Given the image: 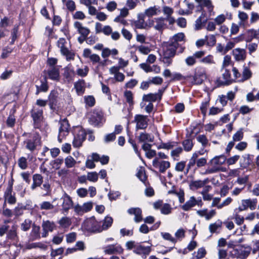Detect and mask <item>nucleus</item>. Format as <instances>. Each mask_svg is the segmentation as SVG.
<instances>
[{
	"instance_id": "obj_1",
	"label": "nucleus",
	"mask_w": 259,
	"mask_h": 259,
	"mask_svg": "<svg viewBox=\"0 0 259 259\" xmlns=\"http://www.w3.org/2000/svg\"><path fill=\"white\" fill-rule=\"evenodd\" d=\"M251 251V248L249 247L239 246L238 248H233L229 252V257L239 259H246Z\"/></svg>"
},
{
	"instance_id": "obj_2",
	"label": "nucleus",
	"mask_w": 259,
	"mask_h": 259,
	"mask_svg": "<svg viewBox=\"0 0 259 259\" xmlns=\"http://www.w3.org/2000/svg\"><path fill=\"white\" fill-rule=\"evenodd\" d=\"M31 115L33 118L34 128H41L44 124L42 110L40 109L33 108L31 111Z\"/></svg>"
},
{
	"instance_id": "obj_3",
	"label": "nucleus",
	"mask_w": 259,
	"mask_h": 259,
	"mask_svg": "<svg viewBox=\"0 0 259 259\" xmlns=\"http://www.w3.org/2000/svg\"><path fill=\"white\" fill-rule=\"evenodd\" d=\"M87 116L90 124L94 126H99L102 122L103 114L102 112L94 110L89 112Z\"/></svg>"
},
{
	"instance_id": "obj_4",
	"label": "nucleus",
	"mask_w": 259,
	"mask_h": 259,
	"mask_svg": "<svg viewBox=\"0 0 259 259\" xmlns=\"http://www.w3.org/2000/svg\"><path fill=\"white\" fill-rule=\"evenodd\" d=\"M149 119L146 115L141 114H137L135 116L134 122L136 123V129L145 130L146 129L148 124Z\"/></svg>"
},
{
	"instance_id": "obj_5",
	"label": "nucleus",
	"mask_w": 259,
	"mask_h": 259,
	"mask_svg": "<svg viewBox=\"0 0 259 259\" xmlns=\"http://www.w3.org/2000/svg\"><path fill=\"white\" fill-rule=\"evenodd\" d=\"M222 76L217 79L218 86L228 85L232 82V78L230 71L227 69H222Z\"/></svg>"
},
{
	"instance_id": "obj_6",
	"label": "nucleus",
	"mask_w": 259,
	"mask_h": 259,
	"mask_svg": "<svg viewBox=\"0 0 259 259\" xmlns=\"http://www.w3.org/2000/svg\"><path fill=\"white\" fill-rule=\"evenodd\" d=\"M104 252L107 254H122L124 249L121 246L117 243L108 245L103 248Z\"/></svg>"
},
{
	"instance_id": "obj_7",
	"label": "nucleus",
	"mask_w": 259,
	"mask_h": 259,
	"mask_svg": "<svg viewBox=\"0 0 259 259\" xmlns=\"http://www.w3.org/2000/svg\"><path fill=\"white\" fill-rule=\"evenodd\" d=\"M206 72L202 68H197L195 70V74L193 77V81L192 82L195 84H200L206 78Z\"/></svg>"
},
{
	"instance_id": "obj_8",
	"label": "nucleus",
	"mask_w": 259,
	"mask_h": 259,
	"mask_svg": "<svg viewBox=\"0 0 259 259\" xmlns=\"http://www.w3.org/2000/svg\"><path fill=\"white\" fill-rule=\"evenodd\" d=\"M152 164L155 168H158L161 173H164L170 165L169 161L159 160L158 157H156L153 159Z\"/></svg>"
},
{
	"instance_id": "obj_9",
	"label": "nucleus",
	"mask_w": 259,
	"mask_h": 259,
	"mask_svg": "<svg viewBox=\"0 0 259 259\" xmlns=\"http://www.w3.org/2000/svg\"><path fill=\"white\" fill-rule=\"evenodd\" d=\"M40 138L38 134H34L32 137L25 141L26 147L31 151H34L40 144Z\"/></svg>"
},
{
	"instance_id": "obj_10",
	"label": "nucleus",
	"mask_w": 259,
	"mask_h": 259,
	"mask_svg": "<svg viewBox=\"0 0 259 259\" xmlns=\"http://www.w3.org/2000/svg\"><path fill=\"white\" fill-rule=\"evenodd\" d=\"M257 200L256 199L251 200L250 199H244L241 201V205L238 209L239 211L247 210L249 208L251 210H254L256 208Z\"/></svg>"
},
{
	"instance_id": "obj_11",
	"label": "nucleus",
	"mask_w": 259,
	"mask_h": 259,
	"mask_svg": "<svg viewBox=\"0 0 259 259\" xmlns=\"http://www.w3.org/2000/svg\"><path fill=\"white\" fill-rule=\"evenodd\" d=\"M13 182H9L8 186L4 194V198L6 201L10 204H14L16 202V199L14 195H12Z\"/></svg>"
},
{
	"instance_id": "obj_12",
	"label": "nucleus",
	"mask_w": 259,
	"mask_h": 259,
	"mask_svg": "<svg viewBox=\"0 0 259 259\" xmlns=\"http://www.w3.org/2000/svg\"><path fill=\"white\" fill-rule=\"evenodd\" d=\"M87 226L89 229L94 232H101L102 231L101 223L98 222L95 218H90L86 222Z\"/></svg>"
},
{
	"instance_id": "obj_13",
	"label": "nucleus",
	"mask_w": 259,
	"mask_h": 259,
	"mask_svg": "<svg viewBox=\"0 0 259 259\" xmlns=\"http://www.w3.org/2000/svg\"><path fill=\"white\" fill-rule=\"evenodd\" d=\"M44 73L53 80L59 81L60 79L59 69L57 67H51L48 70H44Z\"/></svg>"
},
{
	"instance_id": "obj_14",
	"label": "nucleus",
	"mask_w": 259,
	"mask_h": 259,
	"mask_svg": "<svg viewBox=\"0 0 259 259\" xmlns=\"http://www.w3.org/2000/svg\"><path fill=\"white\" fill-rule=\"evenodd\" d=\"M176 46L167 42L165 44L163 47V56L174 58L176 55L177 49Z\"/></svg>"
},
{
	"instance_id": "obj_15",
	"label": "nucleus",
	"mask_w": 259,
	"mask_h": 259,
	"mask_svg": "<svg viewBox=\"0 0 259 259\" xmlns=\"http://www.w3.org/2000/svg\"><path fill=\"white\" fill-rule=\"evenodd\" d=\"M62 202V211L67 212L69 209L72 207L73 201L71 198L66 193L64 194L61 198Z\"/></svg>"
},
{
	"instance_id": "obj_16",
	"label": "nucleus",
	"mask_w": 259,
	"mask_h": 259,
	"mask_svg": "<svg viewBox=\"0 0 259 259\" xmlns=\"http://www.w3.org/2000/svg\"><path fill=\"white\" fill-rule=\"evenodd\" d=\"M151 251L150 246H146L140 243L137 245L136 250H133L134 253L141 255L145 258L149 254Z\"/></svg>"
},
{
	"instance_id": "obj_17",
	"label": "nucleus",
	"mask_w": 259,
	"mask_h": 259,
	"mask_svg": "<svg viewBox=\"0 0 259 259\" xmlns=\"http://www.w3.org/2000/svg\"><path fill=\"white\" fill-rule=\"evenodd\" d=\"M85 133L82 130H79L78 133L74 136L73 141V145L75 147H79L81 146L82 142L85 139Z\"/></svg>"
},
{
	"instance_id": "obj_18",
	"label": "nucleus",
	"mask_w": 259,
	"mask_h": 259,
	"mask_svg": "<svg viewBox=\"0 0 259 259\" xmlns=\"http://www.w3.org/2000/svg\"><path fill=\"white\" fill-rule=\"evenodd\" d=\"M118 67L114 66L109 69V72L111 74L114 75V78L116 81L122 82L124 80L125 75L121 72H119Z\"/></svg>"
},
{
	"instance_id": "obj_19",
	"label": "nucleus",
	"mask_w": 259,
	"mask_h": 259,
	"mask_svg": "<svg viewBox=\"0 0 259 259\" xmlns=\"http://www.w3.org/2000/svg\"><path fill=\"white\" fill-rule=\"evenodd\" d=\"M164 19L162 17L155 18L150 21L149 25L153 26L156 30L161 31L165 26Z\"/></svg>"
},
{
	"instance_id": "obj_20",
	"label": "nucleus",
	"mask_w": 259,
	"mask_h": 259,
	"mask_svg": "<svg viewBox=\"0 0 259 259\" xmlns=\"http://www.w3.org/2000/svg\"><path fill=\"white\" fill-rule=\"evenodd\" d=\"M226 161V157L223 155L217 156L212 158L209 163L212 166L211 167H218L224 164Z\"/></svg>"
},
{
	"instance_id": "obj_21",
	"label": "nucleus",
	"mask_w": 259,
	"mask_h": 259,
	"mask_svg": "<svg viewBox=\"0 0 259 259\" xmlns=\"http://www.w3.org/2000/svg\"><path fill=\"white\" fill-rule=\"evenodd\" d=\"M43 233L42 237H46L49 232H52L55 228L56 226L53 222L50 221H43L42 224Z\"/></svg>"
},
{
	"instance_id": "obj_22",
	"label": "nucleus",
	"mask_w": 259,
	"mask_h": 259,
	"mask_svg": "<svg viewBox=\"0 0 259 259\" xmlns=\"http://www.w3.org/2000/svg\"><path fill=\"white\" fill-rule=\"evenodd\" d=\"M232 54L237 61H244L246 58V51L244 49L236 48L233 50Z\"/></svg>"
},
{
	"instance_id": "obj_23",
	"label": "nucleus",
	"mask_w": 259,
	"mask_h": 259,
	"mask_svg": "<svg viewBox=\"0 0 259 259\" xmlns=\"http://www.w3.org/2000/svg\"><path fill=\"white\" fill-rule=\"evenodd\" d=\"M127 212L130 214L135 215L134 221L136 223H139L143 220L142 216V210L139 207L130 208Z\"/></svg>"
},
{
	"instance_id": "obj_24",
	"label": "nucleus",
	"mask_w": 259,
	"mask_h": 259,
	"mask_svg": "<svg viewBox=\"0 0 259 259\" xmlns=\"http://www.w3.org/2000/svg\"><path fill=\"white\" fill-rule=\"evenodd\" d=\"M209 180L208 178L204 180H197L191 181L189 184V187L191 190H196L204 187L206 184L208 183Z\"/></svg>"
},
{
	"instance_id": "obj_25",
	"label": "nucleus",
	"mask_w": 259,
	"mask_h": 259,
	"mask_svg": "<svg viewBox=\"0 0 259 259\" xmlns=\"http://www.w3.org/2000/svg\"><path fill=\"white\" fill-rule=\"evenodd\" d=\"M74 26L83 37H86L90 33V30L88 28L82 26V24L79 22H75Z\"/></svg>"
},
{
	"instance_id": "obj_26",
	"label": "nucleus",
	"mask_w": 259,
	"mask_h": 259,
	"mask_svg": "<svg viewBox=\"0 0 259 259\" xmlns=\"http://www.w3.org/2000/svg\"><path fill=\"white\" fill-rule=\"evenodd\" d=\"M185 34L182 32L178 33L172 36L170 39V42L169 43L172 44L174 46H176V47L178 48L179 44L180 41H182L185 40Z\"/></svg>"
},
{
	"instance_id": "obj_27",
	"label": "nucleus",
	"mask_w": 259,
	"mask_h": 259,
	"mask_svg": "<svg viewBox=\"0 0 259 259\" xmlns=\"http://www.w3.org/2000/svg\"><path fill=\"white\" fill-rule=\"evenodd\" d=\"M33 183L31 186L32 190H35L37 187H40L43 182V177L40 174H34L33 176Z\"/></svg>"
},
{
	"instance_id": "obj_28",
	"label": "nucleus",
	"mask_w": 259,
	"mask_h": 259,
	"mask_svg": "<svg viewBox=\"0 0 259 259\" xmlns=\"http://www.w3.org/2000/svg\"><path fill=\"white\" fill-rule=\"evenodd\" d=\"M69 124L66 119H64L60 121V127L59 128V133L61 135L63 134V136H66L69 132Z\"/></svg>"
},
{
	"instance_id": "obj_29",
	"label": "nucleus",
	"mask_w": 259,
	"mask_h": 259,
	"mask_svg": "<svg viewBox=\"0 0 259 259\" xmlns=\"http://www.w3.org/2000/svg\"><path fill=\"white\" fill-rule=\"evenodd\" d=\"M17 226L13 225L12 226H9L7 234V238L8 239L15 240L17 238Z\"/></svg>"
},
{
	"instance_id": "obj_30",
	"label": "nucleus",
	"mask_w": 259,
	"mask_h": 259,
	"mask_svg": "<svg viewBox=\"0 0 259 259\" xmlns=\"http://www.w3.org/2000/svg\"><path fill=\"white\" fill-rule=\"evenodd\" d=\"M138 139L140 142H152L154 137L146 132H143L140 133Z\"/></svg>"
},
{
	"instance_id": "obj_31",
	"label": "nucleus",
	"mask_w": 259,
	"mask_h": 259,
	"mask_svg": "<svg viewBox=\"0 0 259 259\" xmlns=\"http://www.w3.org/2000/svg\"><path fill=\"white\" fill-rule=\"evenodd\" d=\"M160 12L159 7L156 6L151 7L145 11V14L147 16L150 17L154 15H158Z\"/></svg>"
},
{
	"instance_id": "obj_32",
	"label": "nucleus",
	"mask_w": 259,
	"mask_h": 259,
	"mask_svg": "<svg viewBox=\"0 0 259 259\" xmlns=\"http://www.w3.org/2000/svg\"><path fill=\"white\" fill-rule=\"evenodd\" d=\"M36 248H39L42 250H46L47 248V246L41 242L28 243L25 246V249H31Z\"/></svg>"
},
{
	"instance_id": "obj_33",
	"label": "nucleus",
	"mask_w": 259,
	"mask_h": 259,
	"mask_svg": "<svg viewBox=\"0 0 259 259\" xmlns=\"http://www.w3.org/2000/svg\"><path fill=\"white\" fill-rule=\"evenodd\" d=\"M196 199L194 196H191L184 205L181 206V208L185 211H188L192 207L195 206Z\"/></svg>"
},
{
	"instance_id": "obj_34",
	"label": "nucleus",
	"mask_w": 259,
	"mask_h": 259,
	"mask_svg": "<svg viewBox=\"0 0 259 259\" xmlns=\"http://www.w3.org/2000/svg\"><path fill=\"white\" fill-rule=\"evenodd\" d=\"M227 171V168L226 167H208L207 168L204 172L202 173V175H208L214 173H217L219 171L222 172H226Z\"/></svg>"
},
{
	"instance_id": "obj_35",
	"label": "nucleus",
	"mask_w": 259,
	"mask_h": 259,
	"mask_svg": "<svg viewBox=\"0 0 259 259\" xmlns=\"http://www.w3.org/2000/svg\"><path fill=\"white\" fill-rule=\"evenodd\" d=\"M113 221V220L112 217L109 216L106 217L103 221L101 222L102 231L107 230L110 228L112 225Z\"/></svg>"
},
{
	"instance_id": "obj_36",
	"label": "nucleus",
	"mask_w": 259,
	"mask_h": 259,
	"mask_svg": "<svg viewBox=\"0 0 259 259\" xmlns=\"http://www.w3.org/2000/svg\"><path fill=\"white\" fill-rule=\"evenodd\" d=\"M246 35L248 41H251L253 38L259 39V29L257 30L249 29L246 31Z\"/></svg>"
},
{
	"instance_id": "obj_37",
	"label": "nucleus",
	"mask_w": 259,
	"mask_h": 259,
	"mask_svg": "<svg viewBox=\"0 0 259 259\" xmlns=\"http://www.w3.org/2000/svg\"><path fill=\"white\" fill-rule=\"evenodd\" d=\"M222 226V221L218 220L216 222L209 225V230L211 233H218V230L221 229Z\"/></svg>"
},
{
	"instance_id": "obj_38",
	"label": "nucleus",
	"mask_w": 259,
	"mask_h": 259,
	"mask_svg": "<svg viewBox=\"0 0 259 259\" xmlns=\"http://www.w3.org/2000/svg\"><path fill=\"white\" fill-rule=\"evenodd\" d=\"M40 227L39 226L33 225L32 231L30 233V238L32 240H36L40 238Z\"/></svg>"
},
{
	"instance_id": "obj_39",
	"label": "nucleus",
	"mask_w": 259,
	"mask_h": 259,
	"mask_svg": "<svg viewBox=\"0 0 259 259\" xmlns=\"http://www.w3.org/2000/svg\"><path fill=\"white\" fill-rule=\"evenodd\" d=\"M200 7H205L207 9L208 12L209 13L210 15H211V14L214 15V6L211 0H203V3L201 4Z\"/></svg>"
},
{
	"instance_id": "obj_40",
	"label": "nucleus",
	"mask_w": 259,
	"mask_h": 259,
	"mask_svg": "<svg viewBox=\"0 0 259 259\" xmlns=\"http://www.w3.org/2000/svg\"><path fill=\"white\" fill-rule=\"evenodd\" d=\"M169 194H172L178 197L180 203L184 202V192L183 190L179 189V190H172L168 192Z\"/></svg>"
},
{
	"instance_id": "obj_41",
	"label": "nucleus",
	"mask_w": 259,
	"mask_h": 259,
	"mask_svg": "<svg viewBox=\"0 0 259 259\" xmlns=\"http://www.w3.org/2000/svg\"><path fill=\"white\" fill-rule=\"evenodd\" d=\"M206 251L204 247H201L198 250L193 253L194 259H201L205 257Z\"/></svg>"
},
{
	"instance_id": "obj_42",
	"label": "nucleus",
	"mask_w": 259,
	"mask_h": 259,
	"mask_svg": "<svg viewBox=\"0 0 259 259\" xmlns=\"http://www.w3.org/2000/svg\"><path fill=\"white\" fill-rule=\"evenodd\" d=\"M252 75V73L250 70L247 67H243V70L242 71V78L241 81H244L249 79Z\"/></svg>"
},
{
	"instance_id": "obj_43",
	"label": "nucleus",
	"mask_w": 259,
	"mask_h": 259,
	"mask_svg": "<svg viewBox=\"0 0 259 259\" xmlns=\"http://www.w3.org/2000/svg\"><path fill=\"white\" fill-rule=\"evenodd\" d=\"M85 82L83 80L78 81L75 84V88L76 89L77 93L79 94H82L84 90Z\"/></svg>"
},
{
	"instance_id": "obj_44",
	"label": "nucleus",
	"mask_w": 259,
	"mask_h": 259,
	"mask_svg": "<svg viewBox=\"0 0 259 259\" xmlns=\"http://www.w3.org/2000/svg\"><path fill=\"white\" fill-rule=\"evenodd\" d=\"M182 151V148L181 147H178L171 151L170 155L173 158L174 160H177L178 158L179 157Z\"/></svg>"
},
{
	"instance_id": "obj_45",
	"label": "nucleus",
	"mask_w": 259,
	"mask_h": 259,
	"mask_svg": "<svg viewBox=\"0 0 259 259\" xmlns=\"http://www.w3.org/2000/svg\"><path fill=\"white\" fill-rule=\"evenodd\" d=\"M238 17L240 20L239 23L240 25L244 24L248 19V15L246 13L240 11H238Z\"/></svg>"
},
{
	"instance_id": "obj_46",
	"label": "nucleus",
	"mask_w": 259,
	"mask_h": 259,
	"mask_svg": "<svg viewBox=\"0 0 259 259\" xmlns=\"http://www.w3.org/2000/svg\"><path fill=\"white\" fill-rule=\"evenodd\" d=\"M76 162V160L71 156H68L65 159V164L67 168H71L73 167Z\"/></svg>"
},
{
	"instance_id": "obj_47",
	"label": "nucleus",
	"mask_w": 259,
	"mask_h": 259,
	"mask_svg": "<svg viewBox=\"0 0 259 259\" xmlns=\"http://www.w3.org/2000/svg\"><path fill=\"white\" fill-rule=\"evenodd\" d=\"M54 208V206L49 201H43L40 204L41 210H50Z\"/></svg>"
},
{
	"instance_id": "obj_48",
	"label": "nucleus",
	"mask_w": 259,
	"mask_h": 259,
	"mask_svg": "<svg viewBox=\"0 0 259 259\" xmlns=\"http://www.w3.org/2000/svg\"><path fill=\"white\" fill-rule=\"evenodd\" d=\"M87 179L90 182H96L98 180V174L96 171L88 172Z\"/></svg>"
},
{
	"instance_id": "obj_49",
	"label": "nucleus",
	"mask_w": 259,
	"mask_h": 259,
	"mask_svg": "<svg viewBox=\"0 0 259 259\" xmlns=\"http://www.w3.org/2000/svg\"><path fill=\"white\" fill-rule=\"evenodd\" d=\"M124 97L125 98L126 102L130 104V105H133V95L131 91H125L124 93Z\"/></svg>"
},
{
	"instance_id": "obj_50",
	"label": "nucleus",
	"mask_w": 259,
	"mask_h": 259,
	"mask_svg": "<svg viewBox=\"0 0 259 259\" xmlns=\"http://www.w3.org/2000/svg\"><path fill=\"white\" fill-rule=\"evenodd\" d=\"M59 224L64 228L68 227L71 224V219L68 217H63L60 219Z\"/></svg>"
},
{
	"instance_id": "obj_51",
	"label": "nucleus",
	"mask_w": 259,
	"mask_h": 259,
	"mask_svg": "<svg viewBox=\"0 0 259 259\" xmlns=\"http://www.w3.org/2000/svg\"><path fill=\"white\" fill-rule=\"evenodd\" d=\"M197 155L196 154H193L191 157L190 158L189 163L187 165V173L188 172L189 169L196 164Z\"/></svg>"
},
{
	"instance_id": "obj_52",
	"label": "nucleus",
	"mask_w": 259,
	"mask_h": 259,
	"mask_svg": "<svg viewBox=\"0 0 259 259\" xmlns=\"http://www.w3.org/2000/svg\"><path fill=\"white\" fill-rule=\"evenodd\" d=\"M172 207L168 203H164L162 206L160 211L161 213L167 215L171 213Z\"/></svg>"
},
{
	"instance_id": "obj_53",
	"label": "nucleus",
	"mask_w": 259,
	"mask_h": 259,
	"mask_svg": "<svg viewBox=\"0 0 259 259\" xmlns=\"http://www.w3.org/2000/svg\"><path fill=\"white\" fill-rule=\"evenodd\" d=\"M205 40L207 45L211 47L214 46L217 41L215 36L214 35H206Z\"/></svg>"
},
{
	"instance_id": "obj_54",
	"label": "nucleus",
	"mask_w": 259,
	"mask_h": 259,
	"mask_svg": "<svg viewBox=\"0 0 259 259\" xmlns=\"http://www.w3.org/2000/svg\"><path fill=\"white\" fill-rule=\"evenodd\" d=\"M63 161L64 160L63 158H58L54 160L51 161L50 164L53 166L54 168L58 169L60 167L61 164L63 163Z\"/></svg>"
},
{
	"instance_id": "obj_55",
	"label": "nucleus",
	"mask_w": 259,
	"mask_h": 259,
	"mask_svg": "<svg viewBox=\"0 0 259 259\" xmlns=\"http://www.w3.org/2000/svg\"><path fill=\"white\" fill-rule=\"evenodd\" d=\"M158 100L155 94H149L143 97V100L147 102H154Z\"/></svg>"
},
{
	"instance_id": "obj_56",
	"label": "nucleus",
	"mask_w": 259,
	"mask_h": 259,
	"mask_svg": "<svg viewBox=\"0 0 259 259\" xmlns=\"http://www.w3.org/2000/svg\"><path fill=\"white\" fill-rule=\"evenodd\" d=\"M183 145L184 150L186 151H190L191 150L193 146L192 141L190 139L184 140L183 142Z\"/></svg>"
},
{
	"instance_id": "obj_57",
	"label": "nucleus",
	"mask_w": 259,
	"mask_h": 259,
	"mask_svg": "<svg viewBox=\"0 0 259 259\" xmlns=\"http://www.w3.org/2000/svg\"><path fill=\"white\" fill-rule=\"evenodd\" d=\"M136 176L142 182L145 184L147 177L144 170L142 167L139 169Z\"/></svg>"
},
{
	"instance_id": "obj_58",
	"label": "nucleus",
	"mask_w": 259,
	"mask_h": 259,
	"mask_svg": "<svg viewBox=\"0 0 259 259\" xmlns=\"http://www.w3.org/2000/svg\"><path fill=\"white\" fill-rule=\"evenodd\" d=\"M61 54L65 56L66 58V60L67 61H70L73 60L74 58V54L70 51L68 49H64Z\"/></svg>"
},
{
	"instance_id": "obj_59",
	"label": "nucleus",
	"mask_w": 259,
	"mask_h": 259,
	"mask_svg": "<svg viewBox=\"0 0 259 259\" xmlns=\"http://www.w3.org/2000/svg\"><path fill=\"white\" fill-rule=\"evenodd\" d=\"M139 3V0H127L126 6L128 9L132 10L135 9Z\"/></svg>"
},
{
	"instance_id": "obj_60",
	"label": "nucleus",
	"mask_w": 259,
	"mask_h": 259,
	"mask_svg": "<svg viewBox=\"0 0 259 259\" xmlns=\"http://www.w3.org/2000/svg\"><path fill=\"white\" fill-rule=\"evenodd\" d=\"M161 235L163 238L166 240L169 241L170 242L175 244L177 242V239L173 237L171 234L168 233L162 232Z\"/></svg>"
},
{
	"instance_id": "obj_61",
	"label": "nucleus",
	"mask_w": 259,
	"mask_h": 259,
	"mask_svg": "<svg viewBox=\"0 0 259 259\" xmlns=\"http://www.w3.org/2000/svg\"><path fill=\"white\" fill-rule=\"evenodd\" d=\"M117 4L115 1H112L106 5V9L109 12H113L117 9Z\"/></svg>"
},
{
	"instance_id": "obj_62",
	"label": "nucleus",
	"mask_w": 259,
	"mask_h": 259,
	"mask_svg": "<svg viewBox=\"0 0 259 259\" xmlns=\"http://www.w3.org/2000/svg\"><path fill=\"white\" fill-rule=\"evenodd\" d=\"M89 72V68L87 66H84L81 68H79L76 70V73L81 77H84L87 75Z\"/></svg>"
},
{
	"instance_id": "obj_63",
	"label": "nucleus",
	"mask_w": 259,
	"mask_h": 259,
	"mask_svg": "<svg viewBox=\"0 0 259 259\" xmlns=\"http://www.w3.org/2000/svg\"><path fill=\"white\" fill-rule=\"evenodd\" d=\"M243 138V132L242 128L238 130L233 136V140L234 142L241 141Z\"/></svg>"
},
{
	"instance_id": "obj_64",
	"label": "nucleus",
	"mask_w": 259,
	"mask_h": 259,
	"mask_svg": "<svg viewBox=\"0 0 259 259\" xmlns=\"http://www.w3.org/2000/svg\"><path fill=\"white\" fill-rule=\"evenodd\" d=\"M200 61L201 63L207 64H212L215 63L213 57L210 55L204 57L201 59Z\"/></svg>"
}]
</instances>
